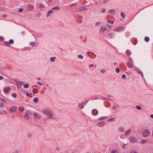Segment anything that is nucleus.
I'll return each mask as SVG.
<instances>
[{"label": "nucleus", "mask_w": 153, "mask_h": 153, "mask_svg": "<svg viewBox=\"0 0 153 153\" xmlns=\"http://www.w3.org/2000/svg\"><path fill=\"white\" fill-rule=\"evenodd\" d=\"M43 114L46 115L48 119H51L53 116V112L50 110L48 109H45L42 110Z\"/></svg>", "instance_id": "obj_1"}, {"label": "nucleus", "mask_w": 153, "mask_h": 153, "mask_svg": "<svg viewBox=\"0 0 153 153\" xmlns=\"http://www.w3.org/2000/svg\"><path fill=\"white\" fill-rule=\"evenodd\" d=\"M150 134L149 130L148 129H146L143 131L142 134L144 137H147L150 135Z\"/></svg>", "instance_id": "obj_2"}, {"label": "nucleus", "mask_w": 153, "mask_h": 153, "mask_svg": "<svg viewBox=\"0 0 153 153\" xmlns=\"http://www.w3.org/2000/svg\"><path fill=\"white\" fill-rule=\"evenodd\" d=\"M129 139L130 143H137L138 141V139L133 137H130Z\"/></svg>", "instance_id": "obj_3"}, {"label": "nucleus", "mask_w": 153, "mask_h": 153, "mask_svg": "<svg viewBox=\"0 0 153 153\" xmlns=\"http://www.w3.org/2000/svg\"><path fill=\"white\" fill-rule=\"evenodd\" d=\"M125 30V28L123 27H120L118 28L114 29V31L118 32H121Z\"/></svg>", "instance_id": "obj_4"}, {"label": "nucleus", "mask_w": 153, "mask_h": 153, "mask_svg": "<svg viewBox=\"0 0 153 153\" xmlns=\"http://www.w3.org/2000/svg\"><path fill=\"white\" fill-rule=\"evenodd\" d=\"M98 111L96 109H93L92 111V114L93 115L95 116L98 114Z\"/></svg>", "instance_id": "obj_5"}, {"label": "nucleus", "mask_w": 153, "mask_h": 153, "mask_svg": "<svg viewBox=\"0 0 153 153\" xmlns=\"http://www.w3.org/2000/svg\"><path fill=\"white\" fill-rule=\"evenodd\" d=\"M16 110V107L13 106L10 108V111L11 112H15Z\"/></svg>", "instance_id": "obj_6"}, {"label": "nucleus", "mask_w": 153, "mask_h": 153, "mask_svg": "<svg viewBox=\"0 0 153 153\" xmlns=\"http://www.w3.org/2000/svg\"><path fill=\"white\" fill-rule=\"evenodd\" d=\"M33 117L34 118L40 119L41 117V116L36 113H34L33 114Z\"/></svg>", "instance_id": "obj_7"}, {"label": "nucleus", "mask_w": 153, "mask_h": 153, "mask_svg": "<svg viewBox=\"0 0 153 153\" xmlns=\"http://www.w3.org/2000/svg\"><path fill=\"white\" fill-rule=\"evenodd\" d=\"M15 82H16L17 85L20 84V85H23L24 83V82H20L19 81L17 80L16 79H14Z\"/></svg>", "instance_id": "obj_8"}, {"label": "nucleus", "mask_w": 153, "mask_h": 153, "mask_svg": "<svg viewBox=\"0 0 153 153\" xmlns=\"http://www.w3.org/2000/svg\"><path fill=\"white\" fill-rule=\"evenodd\" d=\"M136 69L137 72L138 73L140 74L142 76H143V74L142 72L139 68H136Z\"/></svg>", "instance_id": "obj_9"}, {"label": "nucleus", "mask_w": 153, "mask_h": 153, "mask_svg": "<svg viewBox=\"0 0 153 153\" xmlns=\"http://www.w3.org/2000/svg\"><path fill=\"white\" fill-rule=\"evenodd\" d=\"M87 9V8L86 7H80L79 9V11H85Z\"/></svg>", "instance_id": "obj_10"}, {"label": "nucleus", "mask_w": 153, "mask_h": 153, "mask_svg": "<svg viewBox=\"0 0 153 153\" xmlns=\"http://www.w3.org/2000/svg\"><path fill=\"white\" fill-rule=\"evenodd\" d=\"M115 34L113 33H111L109 34V36L111 39H114L115 36Z\"/></svg>", "instance_id": "obj_11"}, {"label": "nucleus", "mask_w": 153, "mask_h": 153, "mask_svg": "<svg viewBox=\"0 0 153 153\" xmlns=\"http://www.w3.org/2000/svg\"><path fill=\"white\" fill-rule=\"evenodd\" d=\"M105 122L104 121H102L99 123L98 124V126H103L105 124Z\"/></svg>", "instance_id": "obj_12"}, {"label": "nucleus", "mask_w": 153, "mask_h": 153, "mask_svg": "<svg viewBox=\"0 0 153 153\" xmlns=\"http://www.w3.org/2000/svg\"><path fill=\"white\" fill-rule=\"evenodd\" d=\"M11 90L10 88L9 87H7V89H4V92L6 93H8L9 91Z\"/></svg>", "instance_id": "obj_13"}, {"label": "nucleus", "mask_w": 153, "mask_h": 153, "mask_svg": "<svg viewBox=\"0 0 153 153\" xmlns=\"http://www.w3.org/2000/svg\"><path fill=\"white\" fill-rule=\"evenodd\" d=\"M27 9L30 11L32 10H33V6L32 5H29L27 6Z\"/></svg>", "instance_id": "obj_14"}, {"label": "nucleus", "mask_w": 153, "mask_h": 153, "mask_svg": "<svg viewBox=\"0 0 153 153\" xmlns=\"http://www.w3.org/2000/svg\"><path fill=\"white\" fill-rule=\"evenodd\" d=\"M85 145V143L83 142L79 143L78 144V146L79 147H83Z\"/></svg>", "instance_id": "obj_15"}, {"label": "nucleus", "mask_w": 153, "mask_h": 153, "mask_svg": "<svg viewBox=\"0 0 153 153\" xmlns=\"http://www.w3.org/2000/svg\"><path fill=\"white\" fill-rule=\"evenodd\" d=\"M126 65L127 66L130 68H131L132 67V65L129 62H126Z\"/></svg>", "instance_id": "obj_16"}, {"label": "nucleus", "mask_w": 153, "mask_h": 153, "mask_svg": "<svg viewBox=\"0 0 153 153\" xmlns=\"http://www.w3.org/2000/svg\"><path fill=\"white\" fill-rule=\"evenodd\" d=\"M119 128V131L120 132H123L124 131V128L123 127H120Z\"/></svg>", "instance_id": "obj_17"}, {"label": "nucleus", "mask_w": 153, "mask_h": 153, "mask_svg": "<svg viewBox=\"0 0 153 153\" xmlns=\"http://www.w3.org/2000/svg\"><path fill=\"white\" fill-rule=\"evenodd\" d=\"M60 9V7L58 6L54 7L51 8V10H59Z\"/></svg>", "instance_id": "obj_18"}, {"label": "nucleus", "mask_w": 153, "mask_h": 153, "mask_svg": "<svg viewBox=\"0 0 153 153\" xmlns=\"http://www.w3.org/2000/svg\"><path fill=\"white\" fill-rule=\"evenodd\" d=\"M107 117H102L99 118L98 120L100 121L102 120L105 119Z\"/></svg>", "instance_id": "obj_19"}, {"label": "nucleus", "mask_w": 153, "mask_h": 153, "mask_svg": "<svg viewBox=\"0 0 153 153\" xmlns=\"http://www.w3.org/2000/svg\"><path fill=\"white\" fill-rule=\"evenodd\" d=\"M131 131V130L130 129H129L127 131H126L125 133V135L126 136H128L129 133Z\"/></svg>", "instance_id": "obj_20"}, {"label": "nucleus", "mask_w": 153, "mask_h": 153, "mask_svg": "<svg viewBox=\"0 0 153 153\" xmlns=\"http://www.w3.org/2000/svg\"><path fill=\"white\" fill-rule=\"evenodd\" d=\"M84 105L83 103H80L79 104V107L81 109H83L84 108Z\"/></svg>", "instance_id": "obj_21"}, {"label": "nucleus", "mask_w": 153, "mask_h": 153, "mask_svg": "<svg viewBox=\"0 0 153 153\" xmlns=\"http://www.w3.org/2000/svg\"><path fill=\"white\" fill-rule=\"evenodd\" d=\"M108 13L111 14H113L115 13V11L114 10H111L109 11Z\"/></svg>", "instance_id": "obj_22"}, {"label": "nucleus", "mask_w": 153, "mask_h": 153, "mask_svg": "<svg viewBox=\"0 0 153 153\" xmlns=\"http://www.w3.org/2000/svg\"><path fill=\"white\" fill-rule=\"evenodd\" d=\"M24 110V108L22 106H20L19 108V110L21 112H22Z\"/></svg>", "instance_id": "obj_23"}, {"label": "nucleus", "mask_w": 153, "mask_h": 153, "mask_svg": "<svg viewBox=\"0 0 153 153\" xmlns=\"http://www.w3.org/2000/svg\"><path fill=\"white\" fill-rule=\"evenodd\" d=\"M53 11L52 10H50L48 11V14L47 15V17H48L49 16L50 14L52 13L53 12Z\"/></svg>", "instance_id": "obj_24"}, {"label": "nucleus", "mask_w": 153, "mask_h": 153, "mask_svg": "<svg viewBox=\"0 0 153 153\" xmlns=\"http://www.w3.org/2000/svg\"><path fill=\"white\" fill-rule=\"evenodd\" d=\"M24 117L27 119H29V118L28 117V114L27 113H26L24 115Z\"/></svg>", "instance_id": "obj_25"}, {"label": "nucleus", "mask_w": 153, "mask_h": 153, "mask_svg": "<svg viewBox=\"0 0 153 153\" xmlns=\"http://www.w3.org/2000/svg\"><path fill=\"white\" fill-rule=\"evenodd\" d=\"M4 44L7 46H10L9 42L5 41L4 42Z\"/></svg>", "instance_id": "obj_26"}, {"label": "nucleus", "mask_w": 153, "mask_h": 153, "mask_svg": "<svg viewBox=\"0 0 153 153\" xmlns=\"http://www.w3.org/2000/svg\"><path fill=\"white\" fill-rule=\"evenodd\" d=\"M56 58V57H51V58H50L51 61L52 62H54L55 61Z\"/></svg>", "instance_id": "obj_27"}, {"label": "nucleus", "mask_w": 153, "mask_h": 153, "mask_svg": "<svg viewBox=\"0 0 153 153\" xmlns=\"http://www.w3.org/2000/svg\"><path fill=\"white\" fill-rule=\"evenodd\" d=\"M144 40L145 42H148L149 40V38L148 37H146L145 38Z\"/></svg>", "instance_id": "obj_28"}, {"label": "nucleus", "mask_w": 153, "mask_h": 153, "mask_svg": "<svg viewBox=\"0 0 153 153\" xmlns=\"http://www.w3.org/2000/svg\"><path fill=\"white\" fill-rule=\"evenodd\" d=\"M125 14L123 12H121V16L124 19L125 18Z\"/></svg>", "instance_id": "obj_29"}, {"label": "nucleus", "mask_w": 153, "mask_h": 153, "mask_svg": "<svg viewBox=\"0 0 153 153\" xmlns=\"http://www.w3.org/2000/svg\"><path fill=\"white\" fill-rule=\"evenodd\" d=\"M38 89L36 88H33V94L36 93H37Z\"/></svg>", "instance_id": "obj_30"}, {"label": "nucleus", "mask_w": 153, "mask_h": 153, "mask_svg": "<svg viewBox=\"0 0 153 153\" xmlns=\"http://www.w3.org/2000/svg\"><path fill=\"white\" fill-rule=\"evenodd\" d=\"M1 69L2 71L6 70L7 69L6 66H2L1 67Z\"/></svg>", "instance_id": "obj_31"}, {"label": "nucleus", "mask_w": 153, "mask_h": 153, "mask_svg": "<svg viewBox=\"0 0 153 153\" xmlns=\"http://www.w3.org/2000/svg\"><path fill=\"white\" fill-rule=\"evenodd\" d=\"M24 87L25 88H27L29 87V84L27 83L26 84L24 85Z\"/></svg>", "instance_id": "obj_32"}, {"label": "nucleus", "mask_w": 153, "mask_h": 153, "mask_svg": "<svg viewBox=\"0 0 153 153\" xmlns=\"http://www.w3.org/2000/svg\"><path fill=\"white\" fill-rule=\"evenodd\" d=\"M36 44V42H31L30 43L29 45H30L33 46Z\"/></svg>", "instance_id": "obj_33"}, {"label": "nucleus", "mask_w": 153, "mask_h": 153, "mask_svg": "<svg viewBox=\"0 0 153 153\" xmlns=\"http://www.w3.org/2000/svg\"><path fill=\"white\" fill-rule=\"evenodd\" d=\"M38 99L37 97H36L34 99V102L36 103L37 102H38Z\"/></svg>", "instance_id": "obj_34"}, {"label": "nucleus", "mask_w": 153, "mask_h": 153, "mask_svg": "<svg viewBox=\"0 0 153 153\" xmlns=\"http://www.w3.org/2000/svg\"><path fill=\"white\" fill-rule=\"evenodd\" d=\"M115 120V118L114 117L111 118L108 120V122H111L112 121H114Z\"/></svg>", "instance_id": "obj_35"}, {"label": "nucleus", "mask_w": 153, "mask_h": 153, "mask_svg": "<svg viewBox=\"0 0 153 153\" xmlns=\"http://www.w3.org/2000/svg\"><path fill=\"white\" fill-rule=\"evenodd\" d=\"M136 108L138 110H140L142 108L139 105H137L136 106Z\"/></svg>", "instance_id": "obj_36"}, {"label": "nucleus", "mask_w": 153, "mask_h": 153, "mask_svg": "<svg viewBox=\"0 0 153 153\" xmlns=\"http://www.w3.org/2000/svg\"><path fill=\"white\" fill-rule=\"evenodd\" d=\"M111 153H118L117 150H113L111 152Z\"/></svg>", "instance_id": "obj_37"}, {"label": "nucleus", "mask_w": 153, "mask_h": 153, "mask_svg": "<svg viewBox=\"0 0 153 153\" xmlns=\"http://www.w3.org/2000/svg\"><path fill=\"white\" fill-rule=\"evenodd\" d=\"M9 42L10 44H12L14 43V41L13 39H10L9 41Z\"/></svg>", "instance_id": "obj_38"}, {"label": "nucleus", "mask_w": 153, "mask_h": 153, "mask_svg": "<svg viewBox=\"0 0 153 153\" xmlns=\"http://www.w3.org/2000/svg\"><path fill=\"white\" fill-rule=\"evenodd\" d=\"M107 29L106 27H104V28H103V27H101L100 29V31H101L102 30H103V31H106Z\"/></svg>", "instance_id": "obj_39"}, {"label": "nucleus", "mask_w": 153, "mask_h": 153, "mask_svg": "<svg viewBox=\"0 0 153 153\" xmlns=\"http://www.w3.org/2000/svg\"><path fill=\"white\" fill-rule=\"evenodd\" d=\"M12 97L15 98L17 97V94L15 93H13L12 94Z\"/></svg>", "instance_id": "obj_40"}, {"label": "nucleus", "mask_w": 153, "mask_h": 153, "mask_svg": "<svg viewBox=\"0 0 153 153\" xmlns=\"http://www.w3.org/2000/svg\"><path fill=\"white\" fill-rule=\"evenodd\" d=\"M107 22L108 23H110L111 24H113L114 23V22L113 21L110 20H108L107 21Z\"/></svg>", "instance_id": "obj_41"}, {"label": "nucleus", "mask_w": 153, "mask_h": 153, "mask_svg": "<svg viewBox=\"0 0 153 153\" xmlns=\"http://www.w3.org/2000/svg\"><path fill=\"white\" fill-rule=\"evenodd\" d=\"M129 50H127L126 51V53L128 55H130L131 54V53H129Z\"/></svg>", "instance_id": "obj_42"}, {"label": "nucleus", "mask_w": 153, "mask_h": 153, "mask_svg": "<svg viewBox=\"0 0 153 153\" xmlns=\"http://www.w3.org/2000/svg\"><path fill=\"white\" fill-rule=\"evenodd\" d=\"M78 58L80 59H82L83 58V56L82 55H79L78 56Z\"/></svg>", "instance_id": "obj_43"}, {"label": "nucleus", "mask_w": 153, "mask_h": 153, "mask_svg": "<svg viewBox=\"0 0 153 153\" xmlns=\"http://www.w3.org/2000/svg\"><path fill=\"white\" fill-rule=\"evenodd\" d=\"M146 142H147V141L146 140H142L141 141V143L142 144L144 143H146Z\"/></svg>", "instance_id": "obj_44"}, {"label": "nucleus", "mask_w": 153, "mask_h": 153, "mask_svg": "<svg viewBox=\"0 0 153 153\" xmlns=\"http://www.w3.org/2000/svg\"><path fill=\"white\" fill-rule=\"evenodd\" d=\"M120 71V69L118 68H117L116 69V72L117 73H118Z\"/></svg>", "instance_id": "obj_45"}, {"label": "nucleus", "mask_w": 153, "mask_h": 153, "mask_svg": "<svg viewBox=\"0 0 153 153\" xmlns=\"http://www.w3.org/2000/svg\"><path fill=\"white\" fill-rule=\"evenodd\" d=\"M130 153H137V152L136 150H132L131 151Z\"/></svg>", "instance_id": "obj_46"}, {"label": "nucleus", "mask_w": 153, "mask_h": 153, "mask_svg": "<svg viewBox=\"0 0 153 153\" xmlns=\"http://www.w3.org/2000/svg\"><path fill=\"white\" fill-rule=\"evenodd\" d=\"M39 6L41 7L42 8H44L45 7L44 4H40Z\"/></svg>", "instance_id": "obj_47"}, {"label": "nucleus", "mask_w": 153, "mask_h": 153, "mask_svg": "<svg viewBox=\"0 0 153 153\" xmlns=\"http://www.w3.org/2000/svg\"><path fill=\"white\" fill-rule=\"evenodd\" d=\"M4 106V105L2 103H0V107L3 108Z\"/></svg>", "instance_id": "obj_48"}, {"label": "nucleus", "mask_w": 153, "mask_h": 153, "mask_svg": "<svg viewBox=\"0 0 153 153\" xmlns=\"http://www.w3.org/2000/svg\"><path fill=\"white\" fill-rule=\"evenodd\" d=\"M106 11V9L105 8L101 10V12L102 13H105Z\"/></svg>", "instance_id": "obj_49"}, {"label": "nucleus", "mask_w": 153, "mask_h": 153, "mask_svg": "<svg viewBox=\"0 0 153 153\" xmlns=\"http://www.w3.org/2000/svg\"><path fill=\"white\" fill-rule=\"evenodd\" d=\"M4 37L2 36H0V41H4Z\"/></svg>", "instance_id": "obj_50"}, {"label": "nucleus", "mask_w": 153, "mask_h": 153, "mask_svg": "<svg viewBox=\"0 0 153 153\" xmlns=\"http://www.w3.org/2000/svg\"><path fill=\"white\" fill-rule=\"evenodd\" d=\"M0 100L2 102H4L6 101V100L3 98H1Z\"/></svg>", "instance_id": "obj_51"}, {"label": "nucleus", "mask_w": 153, "mask_h": 153, "mask_svg": "<svg viewBox=\"0 0 153 153\" xmlns=\"http://www.w3.org/2000/svg\"><path fill=\"white\" fill-rule=\"evenodd\" d=\"M102 100H110L107 98H106V97H103L102 99Z\"/></svg>", "instance_id": "obj_52"}, {"label": "nucleus", "mask_w": 153, "mask_h": 153, "mask_svg": "<svg viewBox=\"0 0 153 153\" xmlns=\"http://www.w3.org/2000/svg\"><path fill=\"white\" fill-rule=\"evenodd\" d=\"M77 4V3H75L74 4H70L69 5V7H71L74 5H76Z\"/></svg>", "instance_id": "obj_53"}, {"label": "nucleus", "mask_w": 153, "mask_h": 153, "mask_svg": "<svg viewBox=\"0 0 153 153\" xmlns=\"http://www.w3.org/2000/svg\"><path fill=\"white\" fill-rule=\"evenodd\" d=\"M19 151L17 149H16L14 150L13 152V153H18Z\"/></svg>", "instance_id": "obj_54"}, {"label": "nucleus", "mask_w": 153, "mask_h": 153, "mask_svg": "<svg viewBox=\"0 0 153 153\" xmlns=\"http://www.w3.org/2000/svg\"><path fill=\"white\" fill-rule=\"evenodd\" d=\"M126 76L125 74H123L122 75V79H124L126 78Z\"/></svg>", "instance_id": "obj_55"}, {"label": "nucleus", "mask_w": 153, "mask_h": 153, "mask_svg": "<svg viewBox=\"0 0 153 153\" xmlns=\"http://www.w3.org/2000/svg\"><path fill=\"white\" fill-rule=\"evenodd\" d=\"M88 102V100H87L84 101L83 103V104L84 105H86V104Z\"/></svg>", "instance_id": "obj_56"}, {"label": "nucleus", "mask_w": 153, "mask_h": 153, "mask_svg": "<svg viewBox=\"0 0 153 153\" xmlns=\"http://www.w3.org/2000/svg\"><path fill=\"white\" fill-rule=\"evenodd\" d=\"M23 8H20L19 9L18 11L19 12H22L23 11Z\"/></svg>", "instance_id": "obj_57"}, {"label": "nucleus", "mask_w": 153, "mask_h": 153, "mask_svg": "<svg viewBox=\"0 0 153 153\" xmlns=\"http://www.w3.org/2000/svg\"><path fill=\"white\" fill-rule=\"evenodd\" d=\"M129 59L130 62H131V63H133V60L130 57H129Z\"/></svg>", "instance_id": "obj_58"}, {"label": "nucleus", "mask_w": 153, "mask_h": 153, "mask_svg": "<svg viewBox=\"0 0 153 153\" xmlns=\"http://www.w3.org/2000/svg\"><path fill=\"white\" fill-rule=\"evenodd\" d=\"M37 84H39V85L41 86L42 85V84L41 82L39 81H38L37 82Z\"/></svg>", "instance_id": "obj_59"}, {"label": "nucleus", "mask_w": 153, "mask_h": 153, "mask_svg": "<svg viewBox=\"0 0 153 153\" xmlns=\"http://www.w3.org/2000/svg\"><path fill=\"white\" fill-rule=\"evenodd\" d=\"M126 144H123L122 145V147L123 148H125V147H126Z\"/></svg>", "instance_id": "obj_60"}, {"label": "nucleus", "mask_w": 153, "mask_h": 153, "mask_svg": "<svg viewBox=\"0 0 153 153\" xmlns=\"http://www.w3.org/2000/svg\"><path fill=\"white\" fill-rule=\"evenodd\" d=\"M101 72L102 73H104L105 72V70L104 69H102L101 70Z\"/></svg>", "instance_id": "obj_61"}, {"label": "nucleus", "mask_w": 153, "mask_h": 153, "mask_svg": "<svg viewBox=\"0 0 153 153\" xmlns=\"http://www.w3.org/2000/svg\"><path fill=\"white\" fill-rule=\"evenodd\" d=\"M5 9L4 8L0 7V11L3 10Z\"/></svg>", "instance_id": "obj_62"}, {"label": "nucleus", "mask_w": 153, "mask_h": 153, "mask_svg": "<svg viewBox=\"0 0 153 153\" xmlns=\"http://www.w3.org/2000/svg\"><path fill=\"white\" fill-rule=\"evenodd\" d=\"M2 16L3 17H7V15L6 14H4L3 15H2Z\"/></svg>", "instance_id": "obj_63"}, {"label": "nucleus", "mask_w": 153, "mask_h": 153, "mask_svg": "<svg viewBox=\"0 0 153 153\" xmlns=\"http://www.w3.org/2000/svg\"><path fill=\"white\" fill-rule=\"evenodd\" d=\"M26 95L27 97L30 96L31 97V96L30 95V94L28 93H27L26 94Z\"/></svg>", "instance_id": "obj_64"}]
</instances>
